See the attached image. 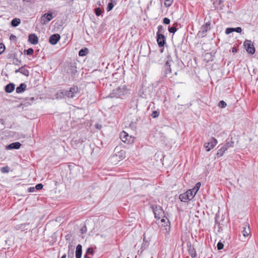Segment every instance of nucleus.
<instances>
[{"instance_id":"1","label":"nucleus","mask_w":258,"mask_h":258,"mask_svg":"<svg viewBox=\"0 0 258 258\" xmlns=\"http://www.w3.org/2000/svg\"><path fill=\"white\" fill-rule=\"evenodd\" d=\"M130 94V90L126 85L120 86L112 90L109 95L110 98H119L123 99L126 98Z\"/></svg>"},{"instance_id":"2","label":"nucleus","mask_w":258,"mask_h":258,"mask_svg":"<svg viewBox=\"0 0 258 258\" xmlns=\"http://www.w3.org/2000/svg\"><path fill=\"white\" fill-rule=\"evenodd\" d=\"M120 140L123 143L127 144H131L134 142L135 137L130 136L126 132L122 131L119 135Z\"/></svg>"},{"instance_id":"3","label":"nucleus","mask_w":258,"mask_h":258,"mask_svg":"<svg viewBox=\"0 0 258 258\" xmlns=\"http://www.w3.org/2000/svg\"><path fill=\"white\" fill-rule=\"evenodd\" d=\"M64 91L66 98H74L79 92L78 88L76 86H73L71 87L69 90H64Z\"/></svg>"},{"instance_id":"4","label":"nucleus","mask_w":258,"mask_h":258,"mask_svg":"<svg viewBox=\"0 0 258 258\" xmlns=\"http://www.w3.org/2000/svg\"><path fill=\"white\" fill-rule=\"evenodd\" d=\"M218 141L217 139L212 138L210 141L204 144V146L207 152L210 151L211 149H213L217 144Z\"/></svg>"},{"instance_id":"5","label":"nucleus","mask_w":258,"mask_h":258,"mask_svg":"<svg viewBox=\"0 0 258 258\" xmlns=\"http://www.w3.org/2000/svg\"><path fill=\"white\" fill-rule=\"evenodd\" d=\"M244 46L248 53L253 54L255 52V48L251 41L248 40H245L244 42Z\"/></svg>"},{"instance_id":"6","label":"nucleus","mask_w":258,"mask_h":258,"mask_svg":"<svg viewBox=\"0 0 258 258\" xmlns=\"http://www.w3.org/2000/svg\"><path fill=\"white\" fill-rule=\"evenodd\" d=\"M173 60L171 59L170 55H168L167 57V60L164 65V68L166 74H168L171 73V66Z\"/></svg>"},{"instance_id":"7","label":"nucleus","mask_w":258,"mask_h":258,"mask_svg":"<svg viewBox=\"0 0 258 258\" xmlns=\"http://www.w3.org/2000/svg\"><path fill=\"white\" fill-rule=\"evenodd\" d=\"M161 222L162 223L161 228H163V230H164L165 232L168 233L170 229V226L169 220L168 219L165 220L164 219H161Z\"/></svg>"},{"instance_id":"8","label":"nucleus","mask_w":258,"mask_h":258,"mask_svg":"<svg viewBox=\"0 0 258 258\" xmlns=\"http://www.w3.org/2000/svg\"><path fill=\"white\" fill-rule=\"evenodd\" d=\"M117 157H118L120 160L124 159L125 158V152L123 150H121L120 152H118L112 156L110 158L111 162H114V159Z\"/></svg>"},{"instance_id":"9","label":"nucleus","mask_w":258,"mask_h":258,"mask_svg":"<svg viewBox=\"0 0 258 258\" xmlns=\"http://www.w3.org/2000/svg\"><path fill=\"white\" fill-rule=\"evenodd\" d=\"M54 17V16H53L51 13H45L41 17L42 23L45 24L52 20Z\"/></svg>"},{"instance_id":"10","label":"nucleus","mask_w":258,"mask_h":258,"mask_svg":"<svg viewBox=\"0 0 258 258\" xmlns=\"http://www.w3.org/2000/svg\"><path fill=\"white\" fill-rule=\"evenodd\" d=\"M242 233L244 238H246L249 236L250 233V229L249 225L245 223L242 227Z\"/></svg>"},{"instance_id":"11","label":"nucleus","mask_w":258,"mask_h":258,"mask_svg":"<svg viewBox=\"0 0 258 258\" xmlns=\"http://www.w3.org/2000/svg\"><path fill=\"white\" fill-rule=\"evenodd\" d=\"M166 38L163 34L157 35V41L159 47H162L164 45Z\"/></svg>"},{"instance_id":"12","label":"nucleus","mask_w":258,"mask_h":258,"mask_svg":"<svg viewBox=\"0 0 258 258\" xmlns=\"http://www.w3.org/2000/svg\"><path fill=\"white\" fill-rule=\"evenodd\" d=\"M60 35L58 34H55L51 35L49 39V42L52 45H55L60 39Z\"/></svg>"},{"instance_id":"13","label":"nucleus","mask_w":258,"mask_h":258,"mask_svg":"<svg viewBox=\"0 0 258 258\" xmlns=\"http://www.w3.org/2000/svg\"><path fill=\"white\" fill-rule=\"evenodd\" d=\"M28 41L33 45H36L38 43V38L35 34H31L29 35Z\"/></svg>"},{"instance_id":"14","label":"nucleus","mask_w":258,"mask_h":258,"mask_svg":"<svg viewBox=\"0 0 258 258\" xmlns=\"http://www.w3.org/2000/svg\"><path fill=\"white\" fill-rule=\"evenodd\" d=\"M21 146V144L19 142H15L7 146L6 149L7 150L19 149Z\"/></svg>"},{"instance_id":"15","label":"nucleus","mask_w":258,"mask_h":258,"mask_svg":"<svg viewBox=\"0 0 258 258\" xmlns=\"http://www.w3.org/2000/svg\"><path fill=\"white\" fill-rule=\"evenodd\" d=\"M218 148H220L217 153L218 157L222 156L225 152L227 151V149L223 146L222 144L219 145Z\"/></svg>"},{"instance_id":"16","label":"nucleus","mask_w":258,"mask_h":258,"mask_svg":"<svg viewBox=\"0 0 258 258\" xmlns=\"http://www.w3.org/2000/svg\"><path fill=\"white\" fill-rule=\"evenodd\" d=\"M74 246L70 244L68 246V258H73L74 257Z\"/></svg>"},{"instance_id":"17","label":"nucleus","mask_w":258,"mask_h":258,"mask_svg":"<svg viewBox=\"0 0 258 258\" xmlns=\"http://www.w3.org/2000/svg\"><path fill=\"white\" fill-rule=\"evenodd\" d=\"M82 253V246L81 244H78L76 247V258H81Z\"/></svg>"},{"instance_id":"18","label":"nucleus","mask_w":258,"mask_h":258,"mask_svg":"<svg viewBox=\"0 0 258 258\" xmlns=\"http://www.w3.org/2000/svg\"><path fill=\"white\" fill-rule=\"evenodd\" d=\"M27 87L25 83H22L19 86L17 87L16 88V92L17 93H21L26 90Z\"/></svg>"},{"instance_id":"19","label":"nucleus","mask_w":258,"mask_h":258,"mask_svg":"<svg viewBox=\"0 0 258 258\" xmlns=\"http://www.w3.org/2000/svg\"><path fill=\"white\" fill-rule=\"evenodd\" d=\"M15 89V85L13 83H10L6 85L5 87V91L7 93H11Z\"/></svg>"},{"instance_id":"20","label":"nucleus","mask_w":258,"mask_h":258,"mask_svg":"<svg viewBox=\"0 0 258 258\" xmlns=\"http://www.w3.org/2000/svg\"><path fill=\"white\" fill-rule=\"evenodd\" d=\"M187 195V197L189 198V200L193 199L197 193H195V191L192 189H188L185 192Z\"/></svg>"},{"instance_id":"21","label":"nucleus","mask_w":258,"mask_h":258,"mask_svg":"<svg viewBox=\"0 0 258 258\" xmlns=\"http://www.w3.org/2000/svg\"><path fill=\"white\" fill-rule=\"evenodd\" d=\"M234 142L232 140L228 141L226 140V143L225 144H222L225 148L227 149V150L230 148L234 147Z\"/></svg>"},{"instance_id":"22","label":"nucleus","mask_w":258,"mask_h":258,"mask_svg":"<svg viewBox=\"0 0 258 258\" xmlns=\"http://www.w3.org/2000/svg\"><path fill=\"white\" fill-rule=\"evenodd\" d=\"M187 195L186 192L180 194L179 196V199L181 202H186L188 200H189V198L187 197Z\"/></svg>"},{"instance_id":"23","label":"nucleus","mask_w":258,"mask_h":258,"mask_svg":"<svg viewBox=\"0 0 258 258\" xmlns=\"http://www.w3.org/2000/svg\"><path fill=\"white\" fill-rule=\"evenodd\" d=\"M210 22H207L204 25H203L202 27V32L204 33H206L210 29Z\"/></svg>"},{"instance_id":"24","label":"nucleus","mask_w":258,"mask_h":258,"mask_svg":"<svg viewBox=\"0 0 258 258\" xmlns=\"http://www.w3.org/2000/svg\"><path fill=\"white\" fill-rule=\"evenodd\" d=\"M20 73L23 75L28 77L29 75V71L26 69L25 67H22L20 68Z\"/></svg>"},{"instance_id":"25","label":"nucleus","mask_w":258,"mask_h":258,"mask_svg":"<svg viewBox=\"0 0 258 258\" xmlns=\"http://www.w3.org/2000/svg\"><path fill=\"white\" fill-rule=\"evenodd\" d=\"M64 92V90H60V91H58L56 94V95H55L56 98V99H61L62 98L66 97Z\"/></svg>"},{"instance_id":"26","label":"nucleus","mask_w":258,"mask_h":258,"mask_svg":"<svg viewBox=\"0 0 258 258\" xmlns=\"http://www.w3.org/2000/svg\"><path fill=\"white\" fill-rule=\"evenodd\" d=\"M83 142V140L80 141V140H77V139H73L71 141V145L73 147L76 148L78 147V144H81Z\"/></svg>"},{"instance_id":"27","label":"nucleus","mask_w":258,"mask_h":258,"mask_svg":"<svg viewBox=\"0 0 258 258\" xmlns=\"http://www.w3.org/2000/svg\"><path fill=\"white\" fill-rule=\"evenodd\" d=\"M21 21L20 19L15 18L13 19L11 21V25L13 27H17L20 23Z\"/></svg>"},{"instance_id":"28","label":"nucleus","mask_w":258,"mask_h":258,"mask_svg":"<svg viewBox=\"0 0 258 258\" xmlns=\"http://www.w3.org/2000/svg\"><path fill=\"white\" fill-rule=\"evenodd\" d=\"M188 253L192 258H195L197 256L196 251L194 247H190L189 248Z\"/></svg>"},{"instance_id":"29","label":"nucleus","mask_w":258,"mask_h":258,"mask_svg":"<svg viewBox=\"0 0 258 258\" xmlns=\"http://www.w3.org/2000/svg\"><path fill=\"white\" fill-rule=\"evenodd\" d=\"M88 51V50L87 48L82 49L80 50L79 55L81 56H85L87 54Z\"/></svg>"},{"instance_id":"30","label":"nucleus","mask_w":258,"mask_h":258,"mask_svg":"<svg viewBox=\"0 0 258 258\" xmlns=\"http://www.w3.org/2000/svg\"><path fill=\"white\" fill-rule=\"evenodd\" d=\"M164 33V28L162 25H159L158 26V32H157V34H163Z\"/></svg>"},{"instance_id":"31","label":"nucleus","mask_w":258,"mask_h":258,"mask_svg":"<svg viewBox=\"0 0 258 258\" xmlns=\"http://www.w3.org/2000/svg\"><path fill=\"white\" fill-rule=\"evenodd\" d=\"M201 185V182H199L197 183L195 186L193 188H192V190H194L195 191V193H197L198 192L199 188H200Z\"/></svg>"},{"instance_id":"32","label":"nucleus","mask_w":258,"mask_h":258,"mask_svg":"<svg viewBox=\"0 0 258 258\" xmlns=\"http://www.w3.org/2000/svg\"><path fill=\"white\" fill-rule=\"evenodd\" d=\"M173 0H165L164 5L166 7H169L172 4Z\"/></svg>"},{"instance_id":"33","label":"nucleus","mask_w":258,"mask_h":258,"mask_svg":"<svg viewBox=\"0 0 258 258\" xmlns=\"http://www.w3.org/2000/svg\"><path fill=\"white\" fill-rule=\"evenodd\" d=\"M177 28L175 26L168 27V31L170 33H175L177 31Z\"/></svg>"},{"instance_id":"34","label":"nucleus","mask_w":258,"mask_h":258,"mask_svg":"<svg viewBox=\"0 0 258 258\" xmlns=\"http://www.w3.org/2000/svg\"><path fill=\"white\" fill-rule=\"evenodd\" d=\"M1 171L2 173H8L9 171V167L8 166L3 167L1 169Z\"/></svg>"},{"instance_id":"35","label":"nucleus","mask_w":258,"mask_h":258,"mask_svg":"<svg viewBox=\"0 0 258 258\" xmlns=\"http://www.w3.org/2000/svg\"><path fill=\"white\" fill-rule=\"evenodd\" d=\"M114 7V5L112 3H109L107 7V11L108 12L111 11Z\"/></svg>"},{"instance_id":"36","label":"nucleus","mask_w":258,"mask_h":258,"mask_svg":"<svg viewBox=\"0 0 258 258\" xmlns=\"http://www.w3.org/2000/svg\"><path fill=\"white\" fill-rule=\"evenodd\" d=\"M233 32H234V28H228L225 30L226 34H229Z\"/></svg>"},{"instance_id":"37","label":"nucleus","mask_w":258,"mask_h":258,"mask_svg":"<svg viewBox=\"0 0 258 258\" xmlns=\"http://www.w3.org/2000/svg\"><path fill=\"white\" fill-rule=\"evenodd\" d=\"M219 106L221 108H225L226 106V103L225 101L221 100L219 103Z\"/></svg>"},{"instance_id":"38","label":"nucleus","mask_w":258,"mask_h":258,"mask_svg":"<svg viewBox=\"0 0 258 258\" xmlns=\"http://www.w3.org/2000/svg\"><path fill=\"white\" fill-rule=\"evenodd\" d=\"M27 55H31L33 54L34 50L32 48H29L25 50Z\"/></svg>"},{"instance_id":"39","label":"nucleus","mask_w":258,"mask_h":258,"mask_svg":"<svg viewBox=\"0 0 258 258\" xmlns=\"http://www.w3.org/2000/svg\"><path fill=\"white\" fill-rule=\"evenodd\" d=\"M217 249L218 250H221L223 249V247H224V245L221 242H219L218 243H217Z\"/></svg>"},{"instance_id":"40","label":"nucleus","mask_w":258,"mask_h":258,"mask_svg":"<svg viewBox=\"0 0 258 258\" xmlns=\"http://www.w3.org/2000/svg\"><path fill=\"white\" fill-rule=\"evenodd\" d=\"M5 49V46L4 44L0 43V54H2Z\"/></svg>"},{"instance_id":"41","label":"nucleus","mask_w":258,"mask_h":258,"mask_svg":"<svg viewBox=\"0 0 258 258\" xmlns=\"http://www.w3.org/2000/svg\"><path fill=\"white\" fill-rule=\"evenodd\" d=\"M159 115V112H158L157 111H154L152 113V116L153 118H156V117H158Z\"/></svg>"},{"instance_id":"42","label":"nucleus","mask_w":258,"mask_h":258,"mask_svg":"<svg viewBox=\"0 0 258 258\" xmlns=\"http://www.w3.org/2000/svg\"><path fill=\"white\" fill-rule=\"evenodd\" d=\"M102 11L100 8H97L95 10V14L97 16H99L101 15Z\"/></svg>"},{"instance_id":"43","label":"nucleus","mask_w":258,"mask_h":258,"mask_svg":"<svg viewBox=\"0 0 258 258\" xmlns=\"http://www.w3.org/2000/svg\"><path fill=\"white\" fill-rule=\"evenodd\" d=\"M163 22L165 24H169L170 22V20L167 18H164L163 19Z\"/></svg>"},{"instance_id":"44","label":"nucleus","mask_w":258,"mask_h":258,"mask_svg":"<svg viewBox=\"0 0 258 258\" xmlns=\"http://www.w3.org/2000/svg\"><path fill=\"white\" fill-rule=\"evenodd\" d=\"M35 188L37 190L41 189L43 188V185L41 183H38L36 185Z\"/></svg>"},{"instance_id":"45","label":"nucleus","mask_w":258,"mask_h":258,"mask_svg":"<svg viewBox=\"0 0 258 258\" xmlns=\"http://www.w3.org/2000/svg\"><path fill=\"white\" fill-rule=\"evenodd\" d=\"M93 248L89 247L87 249L86 254H93Z\"/></svg>"},{"instance_id":"46","label":"nucleus","mask_w":258,"mask_h":258,"mask_svg":"<svg viewBox=\"0 0 258 258\" xmlns=\"http://www.w3.org/2000/svg\"><path fill=\"white\" fill-rule=\"evenodd\" d=\"M242 31V29L240 27H236L234 28V32H236L237 33H241Z\"/></svg>"},{"instance_id":"47","label":"nucleus","mask_w":258,"mask_h":258,"mask_svg":"<svg viewBox=\"0 0 258 258\" xmlns=\"http://www.w3.org/2000/svg\"><path fill=\"white\" fill-rule=\"evenodd\" d=\"M35 188L34 187H30L29 188V192H34L35 191Z\"/></svg>"},{"instance_id":"48","label":"nucleus","mask_w":258,"mask_h":258,"mask_svg":"<svg viewBox=\"0 0 258 258\" xmlns=\"http://www.w3.org/2000/svg\"><path fill=\"white\" fill-rule=\"evenodd\" d=\"M20 68L19 69L16 70L15 71V73H20Z\"/></svg>"},{"instance_id":"49","label":"nucleus","mask_w":258,"mask_h":258,"mask_svg":"<svg viewBox=\"0 0 258 258\" xmlns=\"http://www.w3.org/2000/svg\"><path fill=\"white\" fill-rule=\"evenodd\" d=\"M232 52H236V48H235L234 47H233V48H232Z\"/></svg>"},{"instance_id":"50","label":"nucleus","mask_w":258,"mask_h":258,"mask_svg":"<svg viewBox=\"0 0 258 258\" xmlns=\"http://www.w3.org/2000/svg\"><path fill=\"white\" fill-rule=\"evenodd\" d=\"M61 258H66V254H64Z\"/></svg>"},{"instance_id":"51","label":"nucleus","mask_w":258,"mask_h":258,"mask_svg":"<svg viewBox=\"0 0 258 258\" xmlns=\"http://www.w3.org/2000/svg\"><path fill=\"white\" fill-rule=\"evenodd\" d=\"M22 225V226H24V227H25V226H28V224H27V223H25V224H23V225Z\"/></svg>"},{"instance_id":"52","label":"nucleus","mask_w":258,"mask_h":258,"mask_svg":"<svg viewBox=\"0 0 258 258\" xmlns=\"http://www.w3.org/2000/svg\"><path fill=\"white\" fill-rule=\"evenodd\" d=\"M84 258H90V257H88V256H87V254H85V255H84Z\"/></svg>"},{"instance_id":"53","label":"nucleus","mask_w":258,"mask_h":258,"mask_svg":"<svg viewBox=\"0 0 258 258\" xmlns=\"http://www.w3.org/2000/svg\"><path fill=\"white\" fill-rule=\"evenodd\" d=\"M154 214H155V217L157 218L156 213L155 212H154Z\"/></svg>"},{"instance_id":"54","label":"nucleus","mask_w":258,"mask_h":258,"mask_svg":"<svg viewBox=\"0 0 258 258\" xmlns=\"http://www.w3.org/2000/svg\"><path fill=\"white\" fill-rule=\"evenodd\" d=\"M12 37V38H14V37H16L15 36H12L11 37Z\"/></svg>"},{"instance_id":"55","label":"nucleus","mask_w":258,"mask_h":258,"mask_svg":"<svg viewBox=\"0 0 258 258\" xmlns=\"http://www.w3.org/2000/svg\"><path fill=\"white\" fill-rule=\"evenodd\" d=\"M12 37V38H14V37H16L15 36H12L11 37Z\"/></svg>"},{"instance_id":"56","label":"nucleus","mask_w":258,"mask_h":258,"mask_svg":"<svg viewBox=\"0 0 258 258\" xmlns=\"http://www.w3.org/2000/svg\"><path fill=\"white\" fill-rule=\"evenodd\" d=\"M174 74L175 75H177V72H175Z\"/></svg>"},{"instance_id":"57","label":"nucleus","mask_w":258,"mask_h":258,"mask_svg":"<svg viewBox=\"0 0 258 258\" xmlns=\"http://www.w3.org/2000/svg\"><path fill=\"white\" fill-rule=\"evenodd\" d=\"M100 236L101 237H103V235H100Z\"/></svg>"}]
</instances>
